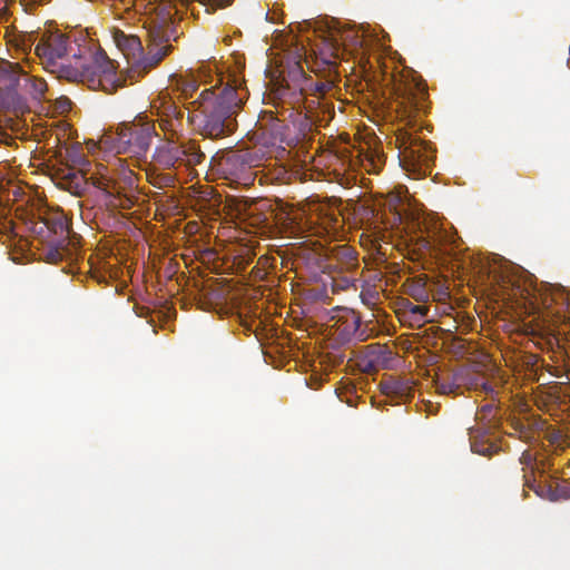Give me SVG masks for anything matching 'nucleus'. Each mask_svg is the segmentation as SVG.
Returning <instances> with one entry per match:
<instances>
[{
  "instance_id": "f257e3e1",
  "label": "nucleus",
  "mask_w": 570,
  "mask_h": 570,
  "mask_svg": "<svg viewBox=\"0 0 570 570\" xmlns=\"http://www.w3.org/2000/svg\"><path fill=\"white\" fill-rule=\"evenodd\" d=\"M350 32L334 30L318 31L311 21L291 22L287 24V105L295 114H291V126L287 124V163L294 159L305 163L308 154V135L312 129V111L315 108L316 94L325 91L327 85L315 81L307 76L303 63L308 62V48L315 58V63L328 68L335 67L344 48L342 41H347Z\"/></svg>"
},
{
  "instance_id": "f03ea898",
  "label": "nucleus",
  "mask_w": 570,
  "mask_h": 570,
  "mask_svg": "<svg viewBox=\"0 0 570 570\" xmlns=\"http://www.w3.org/2000/svg\"><path fill=\"white\" fill-rule=\"evenodd\" d=\"M379 67L382 82L391 88L395 110L405 122L395 134L400 165L414 178L425 177L431 174L435 159L431 142L417 135L422 130L421 118L430 108L428 86L412 68H400L392 61H384Z\"/></svg>"
},
{
  "instance_id": "7ed1b4c3",
  "label": "nucleus",
  "mask_w": 570,
  "mask_h": 570,
  "mask_svg": "<svg viewBox=\"0 0 570 570\" xmlns=\"http://www.w3.org/2000/svg\"><path fill=\"white\" fill-rule=\"evenodd\" d=\"M312 224L305 206H294L287 202V239L306 238L301 243H287V264L291 261V271L296 276L299 269H306L309 276H316L320 272L352 271L358 266L357 253L352 246L343 244L325 248L308 239L307 233L312 229Z\"/></svg>"
},
{
  "instance_id": "20e7f679",
  "label": "nucleus",
  "mask_w": 570,
  "mask_h": 570,
  "mask_svg": "<svg viewBox=\"0 0 570 570\" xmlns=\"http://www.w3.org/2000/svg\"><path fill=\"white\" fill-rule=\"evenodd\" d=\"M248 97L244 80L229 77L224 87L204 89L193 101L187 120L197 131L210 139L229 136L236 130V116Z\"/></svg>"
},
{
  "instance_id": "39448f33",
  "label": "nucleus",
  "mask_w": 570,
  "mask_h": 570,
  "mask_svg": "<svg viewBox=\"0 0 570 570\" xmlns=\"http://www.w3.org/2000/svg\"><path fill=\"white\" fill-rule=\"evenodd\" d=\"M283 89L277 88L268 95L272 109H265L261 112L258 125L259 135L257 145L262 156L273 160L278 168L275 178L282 180L285 175V125L281 118L283 115Z\"/></svg>"
},
{
  "instance_id": "423d86ee",
  "label": "nucleus",
  "mask_w": 570,
  "mask_h": 570,
  "mask_svg": "<svg viewBox=\"0 0 570 570\" xmlns=\"http://www.w3.org/2000/svg\"><path fill=\"white\" fill-rule=\"evenodd\" d=\"M50 68L59 79L86 83L91 89L109 90V87H115L116 68L105 52H96L88 59L78 58L73 63L58 62Z\"/></svg>"
},
{
  "instance_id": "0eeeda50",
  "label": "nucleus",
  "mask_w": 570,
  "mask_h": 570,
  "mask_svg": "<svg viewBox=\"0 0 570 570\" xmlns=\"http://www.w3.org/2000/svg\"><path fill=\"white\" fill-rule=\"evenodd\" d=\"M567 332H570V312L561 313L560 311H557L552 320V327L531 332L534 344L551 353L552 364H547L546 370L551 375L563 380L562 383L570 381V347L560 338V335H566Z\"/></svg>"
},
{
  "instance_id": "6e6552de",
  "label": "nucleus",
  "mask_w": 570,
  "mask_h": 570,
  "mask_svg": "<svg viewBox=\"0 0 570 570\" xmlns=\"http://www.w3.org/2000/svg\"><path fill=\"white\" fill-rule=\"evenodd\" d=\"M156 135L153 121L138 118L132 122L119 124L115 131L105 132L99 142L106 150L116 154L131 153L141 156L148 151Z\"/></svg>"
},
{
  "instance_id": "1a4fd4ad",
  "label": "nucleus",
  "mask_w": 570,
  "mask_h": 570,
  "mask_svg": "<svg viewBox=\"0 0 570 570\" xmlns=\"http://www.w3.org/2000/svg\"><path fill=\"white\" fill-rule=\"evenodd\" d=\"M210 164L220 177L247 187L255 180L254 168L259 165V158L249 148L238 147L218 151Z\"/></svg>"
},
{
  "instance_id": "9d476101",
  "label": "nucleus",
  "mask_w": 570,
  "mask_h": 570,
  "mask_svg": "<svg viewBox=\"0 0 570 570\" xmlns=\"http://www.w3.org/2000/svg\"><path fill=\"white\" fill-rule=\"evenodd\" d=\"M50 239L43 255L49 263L71 261L76 256L77 244L71 237L70 224L62 210L45 214Z\"/></svg>"
},
{
  "instance_id": "9b49d317",
  "label": "nucleus",
  "mask_w": 570,
  "mask_h": 570,
  "mask_svg": "<svg viewBox=\"0 0 570 570\" xmlns=\"http://www.w3.org/2000/svg\"><path fill=\"white\" fill-rule=\"evenodd\" d=\"M175 26L170 18L155 19L148 27L147 52L141 57L138 67L148 72L157 67L173 50L170 40H176Z\"/></svg>"
},
{
  "instance_id": "f8f14e48",
  "label": "nucleus",
  "mask_w": 570,
  "mask_h": 570,
  "mask_svg": "<svg viewBox=\"0 0 570 570\" xmlns=\"http://www.w3.org/2000/svg\"><path fill=\"white\" fill-rule=\"evenodd\" d=\"M480 421L489 423L488 428L470 429L471 451L484 456H492L500 452L498 438L490 432L492 423L499 417V403L497 399H490V402L483 404L476 414Z\"/></svg>"
},
{
  "instance_id": "ddd939ff",
  "label": "nucleus",
  "mask_w": 570,
  "mask_h": 570,
  "mask_svg": "<svg viewBox=\"0 0 570 570\" xmlns=\"http://www.w3.org/2000/svg\"><path fill=\"white\" fill-rule=\"evenodd\" d=\"M289 282L293 302H291L289 311H287V326H299L297 323L298 315H305L311 311V304L316 302L327 303L330 298L325 284L305 285L295 283L287 276Z\"/></svg>"
},
{
  "instance_id": "4468645a",
  "label": "nucleus",
  "mask_w": 570,
  "mask_h": 570,
  "mask_svg": "<svg viewBox=\"0 0 570 570\" xmlns=\"http://www.w3.org/2000/svg\"><path fill=\"white\" fill-rule=\"evenodd\" d=\"M0 83L10 89H24L36 100L43 99L47 91L45 79L30 76L18 63L8 61L0 65Z\"/></svg>"
},
{
  "instance_id": "2eb2a0df",
  "label": "nucleus",
  "mask_w": 570,
  "mask_h": 570,
  "mask_svg": "<svg viewBox=\"0 0 570 570\" xmlns=\"http://www.w3.org/2000/svg\"><path fill=\"white\" fill-rule=\"evenodd\" d=\"M68 45V37L61 33H51L37 43L35 51L47 67H56L58 60L67 55Z\"/></svg>"
},
{
  "instance_id": "dca6fc26",
  "label": "nucleus",
  "mask_w": 570,
  "mask_h": 570,
  "mask_svg": "<svg viewBox=\"0 0 570 570\" xmlns=\"http://www.w3.org/2000/svg\"><path fill=\"white\" fill-rule=\"evenodd\" d=\"M184 110L170 98H164L158 107V122L165 134L173 136L183 130Z\"/></svg>"
},
{
  "instance_id": "f3484780",
  "label": "nucleus",
  "mask_w": 570,
  "mask_h": 570,
  "mask_svg": "<svg viewBox=\"0 0 570 570\" xmlns=\"http://www.w3.org/2000/svg\"><path fill=\"white\" fill-rule=\"evenodd\" d=\"M183 156V148L174 140L167 139L155 148L153 161L157 168L171 170L181 166Z\"/></svg>"
},
{
  "instance_id": "a211bd4d",
  "label": "nucleus",
  "mask_w": 570,
  "mask_h": 570,
  "mask_svg": "<svg viewBox=\"0 0 570 570\" xmlns=\"http://www.w3.org/2000/svg\"><path fill=\"white\" fill-rule=\"evenodd\" d=\"M444 234L435 223L423 220L419 223V230L411 236V242L422 252H433L443 242Z\"/></svg>"
},
{
  "instance_id": "6ab92c4d",
  "label": "nucleus",
  "mask_w": 570,
  "mask_h": 570,
  "mask_svg": "<svg viewBox=\"0 0 570 570\" xmlns=\"http://www.w3.org/2000/svg\"><path fill=\"white\" fill-rule=\"evenodd\" d=\"M56 185L71 195L81 197L89 189L88 178L79 170L68 169L62 171L58 177Z\"/></svg>"
},
{
  "instance_id": "aec40b11",
  "label": "nucleus",
  "mask_w": 570,
  "mask_h": 570,
  "mask_svg": "<svg viewBox=\"0 0 570 570\" xmlns=\"http://www.w3.org/2000/svg\"><path fill=\"white\" fill-rule=\"evenodd\" d=\"M92 185L99 190L104 191L108 202L114 206L129 208L132 200L127 195L121 194L118 184L107 177L92 178Z\"/></svg>"
},
{
  "instance_id": "412c9836",
  "label": "nucleus",
  "mask_w": 570,
  "mask_h": 570,
  "mask_svg": "<svg viewBox=\"0 0 570 570\" xmlns=\"http://www.w3.org/2000/svg\"><path fill=\"white\" fill-rule=\"evenodd\" d=\"M397 314L401 322L409 323L411 327H421L428 321L429 307L403 299Z\"/></svg>"
},
{
  "instance_id": "4be33fe9",
  "label": "nucleus",
  "mask_w": 570,
  "mask_h": 570,
  "mask_svg": "<svg viewBox=\"0 0 570 570\" xmlns=\"http://www.w3.org/2000/svg\"><path fill=\"white\" fill-rule=\"evenodd\" d=\"M525 488L532 490L538 497L550 501L570 498V490L567 487L559 484L553 487L552 484L537 481V479L531 480L528 474H525Z\"/></svg>"
},
{
  "instance_id": "5701e85b",
  "label": "nucleus",
  "mask_w": 570,
  "mask_h": 570,
  "mask_svg": "<svg viewBox=\"0 0 570 570\" xmlns=\"http://www.w3.org/2000/svg\"><path fill=\"white\" fill-rule=\"evenodd\" d=\"M433 386L440 395H462L459 370L436 374L432 380Z\"/></svg>"
},
{
  "instance_id": "b1692460",
  "label": "nucleus",
  "mask_w": 570,
  "mask_h": 570,
  "mask_svg": "<svg viewBox=\"0 0 570 570\" xmlns=\"http://www.w3.org/2000/svg\"><path fill=\"white\" fill-rule=\"evenodd\" d=\"M381 392L389 397L397 400H409L413 396V385L410 380L400 377H390L380 383Z\"/></svg>"
},
{
  "instance_id": "393cba45",
  "label": "nucleus",
  "mask_w": 570,
  "mask_h": 570,
  "mask_svg": "<svg viewBox=\"0 0 570 570\" xmlns=\"http://www.w3.org/2000/svg\"><path fill=\"white\" fill-rule=\"evenodd\" d=\"M406 293L416 302L426 303L431 297V289L428 285V276L424 274L409 278L405 284Z\"/></svg>"
},
{
  "instance_id": "a878e982",
  "label": "nucleus",
  "mask_w": 570,
  "mask_h": 570,
  "mask_svg": "<svg viewBox=\"0 0 570 570\" xmlns=\"http://www.w3.org/2000/svg\"><path fill=\"white\" fill-rule=\"evenodd\" d=\"M392 357L393 353L386 345L371 344L367 346V367H386Z\"/></svg>"
},
{
  "instance_id": "bb28decb",
  "label": "nucleus",
  "mask_w": 570,
  "mask_h": 570,
  "mask_svg": "<svg viewBox=\"0 0 570 570\" xmlns=\"http://www.w3.org/2000/svg\"><path fill=\"white\" fill-rule=\"evenodd\" d=\"M179 147L184 150V156L181 158V165L187 167L196 166L204 161L205 154L202 151L199 145H197L194 140H188L181 142Z\"/></svg>"
},
{
  "instance_id": "cd10ccee",
  "label": "nucleus",
  "mask_w": 570,
  "mask_h": 570,
  "mask_svg": "<svg viewBox=\"0 0 570 570\" xmlns=\"http://www.w3.org/2000/svg\"><path fill=\"white\" fill-rule=\"evenodd\" d=\"M458 370L463 392L465 390L479 391V383L483 373L478 371L473 366H462L459 367Z\"/></svg>"
},
{
  "instance_id": "c85d7f7f",
  "label": "nucleus",
  "mask_w": 570,
  "mask_h": 570,
  "mask_svg": "<svg viewBox=\"0 0 570 570\" xmlns=\"http://www.w3.org/2000/svg\"><path fill=\"white\" fill-rule=\"evenodd\" d=\"M264 358L267 364L274 368H283L285 366V357L283 354L282 345L278 343L269 344L264 351Z\"/></svg>"
},
{
  "instance_id": "c756f323",
  "label": "nucleus",
  "mask_w": 570,
  "mask_h": 570,
  "mask_svg": "<svg viewBox=\"0 0 570 570\" xmlns=\"http://www.w3.org/2000/svg\"><path fill=\"white\" fill-rule=\"evenodd\" d=\"M519 462L523 466V485L525 487V474H528L531 480L535 479V471L539 469L538 463L530 451H523Z\"/></svg>"
},
{
  "instance_id": "7c9ffc66",
  "label": "nucleus",
  "mask_w": 570,
  "mask_h": 570,
  "mask_svg": "<svg viewBox=\"0 0 570 570\" xmlns=\"http://www.w3.org/2000/svg\"><path fill=\"white\" fill-rule=\"evenodd\" d=\"M149 183L157 188L174 186L176 177L171 173H158L156 169L148 173Z\"/></svg>"
},
{
  "instance_id": "2f4dec72",
  "label": "nucleus",
  "mask_w": 570,
  "mask_h": 570,
  "mask_svg": "<svg viewBox=\"0 0 570 570\" xmlns=\"http://www.w3.org/2000/svg\"><path fill=\"white\" fill-rule=\"evenodd\" d=\"M115 41L121 50H136L141 48V43L138 37L127 36L122 31L115 32Z\"/></svg>"
},
{
  "instance_id": "473e14b6",
  "label": "nucleus",
  "mask_w": 570,
  "mask_h": 570,
  "mask_svg": "<svg viewBox=\"0 0 570 570\" xmlns=\"http://www.w3.org/2000/svg\"><path fill=\"white\" fill-rule=\"evenodd\" d=\"M30 224V230L41 237L43 239V242L46 243V247H48V240L50 239V235H49V230H48V224H47V220H46V216H40L38 217L37 219H31L29 222Z\"/></svg>"
},
{
  "instance_id": "72a5a7b5",
  "label": "nucleus",
  "mask_w": 570,
  "mask_h": 570,
  "mask_svg": "<svg viewBox=\"0 0 570 570\" xmlns=\"http://www.w3.org/2000/svg\"><path fill=\"white\" fill-rule=\"evenodd\" d=\"M370 324H366L365 327H361V320L356 316L352 317V326L353 331L351 335L360 342L366 341L374 335V327H368Z\"/></svg>"
},
{
  "instance_id": "f704fd0d",
  "label": "nucleus",
  "mask_w": 570,
  "mask_h": 570,
  "mask_svg": "<svg viewBox=\"0 0 570 570\" xmlns=\"http://www.w3.org/2000/svg\"><path fill=\"white\" fill-rule=\"evenodd\" d=\"M332 293H338L341 291H346L351 287H355V278L343 276L340 278H332L331 282Z\"/></svg>"
},
{
  "instance_id": "c9c22d12",
  "label": "nucleus",
  "mask_w": 570,
  "mask_h": 570,
  "mask_svg": "<svg viewBox=\"0 0 570 570\" xmlns=\"http://www.w3.org/2000/svg\"><path fill=\"white\" fill-rule=\"evenodd\" d=\"M178 89L181 92V96L187 99L193 96V94L198 89V83L193 79H180L177 82Z\"/></svg>"
},
{
  "instance_id": "e433bc0d",
  "label": "nucleus",
  "mask_w": 570,
  "mask_h": 570,
  "mask_svg": "<svg viewBox=\"0 0 570 570\" xmlns=\"http://www.w3.org/2000/svg\"><path fill=\"white\" fill-rule=\"evenodd\" d=\"M479 391L484 393L490 399H497V395L499 393L498 385H493L492 383H490L484 373L479 383Z\"/></svg>"
},
{
  "instance_id": "4c0bfd02",
  "label": "nucleus",
  "mask_w": 570,
  "mask_h": 570,
  "mask_svg": "<svg viewBox=\"0 0 570 570\" xmlns=\"http://www.w3.org/2000/svg\"><path fill=\"white\" fill-rule=\"evenodd\" d=\"M0 235L6 236L7 239H11L16 236L14 224L11 219L6 217L0 219Z\"/></svg>"
},
{
  "instance_id": "58836bf2",
  "label": "nucleus",
  "mask_w": 570,
  "mask_h": 570,
  "mask_svg": "<svg viewBox=\"0 0 570 570\" xmlns=\"http://www.w3.org/2000/svg\"><path fill=\"white\" fill-rule=\"evenodd\" d=\"M206 7H210L213 10L217 8H225L233 3L234 0H198Z\"/></svg>"
},
{
  "instance_id": "ea45409f",
  "label": "nucleus",
  "mask_w": 570,
  "mask_h": 570,
  "mask_svg": "<svg viewBox=\"0 0 570 570\" xmlns=\"http://www.w3.org/2000/svg\"><path fill=\"white\" fill-rule=\"evenodd\" d=\"M236 210L238 213V216L244 220L250 218V216L253 215L252 205H248L246 202L239 203L236 207Z\"/></svg>"
},
{
  "instance_id": "a19ab883",
  "label": "nucleus",
  "mask_w": 570,
  "mask_h": 570,
  "mask_svg": "<svg viewBox=\"0 0 570 570\" xmlns=\"http://www.w3.org/2000/svg\"><path fill=\"white\" fill-rule=\"evenodd\" d=\"M291 341L292 338L289 337V334L287 333V361H286V364H287V373L292 371V368H295L297 367L298 365V362L296 358H292V346H291Z\"/></svg>"
},
{
  "instance_id": "79ce46f5",
  "label": "nucleus",
  "mask_w": 570,
  "mask_h": 570,
  "mask_svg": "<svg viewBox=\"0 0 570 570\" xmlns=\"http://www.w3.org/2000/svg\"><path fill=\"white\" fill-rule=\"evenodd\" d=\"M515 430L519 432L520 439H522L525 442H529L531 436V431L529 428H527L523 423H517Z\"/></svg>"
},
{
  "instance_id": "37998d69",
  "label": "nucleus",
  "mask_w": 570,
  "mask_h": 570,
  "mask_svg": "<svg viewBox=\"0 0 570 570\" xmlns=\"http://www.w3.org/2000/svg\"><path fill=\"white\" fill-rule=\"evenodd\" d=\"M283 13L282 11L279 13L276 12V10H269L266 14L267 19H269L272 22L278 21L279 18H282Z\"/></svg>"
},
{
  "instance_id": "c03bdc74",
  "label": "nucleus",
  "mask_w": 570,
  "mask_h": 570,
  "mask_svg": "<svg viewBox=\"0 0 570 570\" xmlns=\"http://www.w3.org/2000/svg\"><path fill=\"white\" fill-rule=\"evenodd\" d=\"M274 35H275V39H274L273 46L277 47L278 42H279V45H282L283 33H282V31L274 30Z\"/></svg>"
},
{
  "instance_id": "a18cd8bd",
  "label": "nucleus",
  "mask_w": 570,
  "mask_h": 570,
  "mask_svg": "<svg viewBox=\"0 0 570 570\" xmlns=\"http://www.w3.org/2000/svg\"><path fill=\"white\" fill-rule=\"evenodd\" d=\"M353 43L355 47H362L363 40L358 36L353 37Z\"/></svg>"
},
{
  "instance_id": "49530a36",
  "label": "nucleus",
  "mask_w": 570,
  "mask_h": 570,
  "mask_svg": "<svg viewBox=\"0 0 570 570\" xmlns=\"http://www.w3.org/2000/svg\"><path fill=\"white\" fill-rule=\"evenodd\" d=\"M70 106H71V101L68 98L61 99V107H63V109L70 108Z\"/></svg>"
},
{
  "instance_id": "de8ad7c7",
  "label": "nucleus",
  "mask_w": 570,
  "mask_h": 570,
  "mask_svg": "<svg viewBox=\"0 0 570 570\" xmlns=\"http://www.w3.org/2000/svg\"><path fill=\"white\" fill-rule=\"evenodd\" d=\"M275 220H276V225H278L279 227H283L284 223H283L282 218H278L276 215Z\"/></svg>"
},
{
  "instance_id": "09e8293b",
  "label": "nucleus",
  "mask_w": 570,
  "mask_h": 570,
  "mask_svg": "<svg viewBox=\"0 0 570 570\" xmlns=\"http://www.w3.org/2000/svg\"><path fill=\"white\" fill-rule=\"evenodd\" d=\"M281 258V265L283 266L285 264V255H279Z\"/></svg>"
},
{
  "instance_id": "8fccbe9b",
  "label": "nucleus",
  "mask_w": 570,
  "mask_h": 570,
  "mask_svg": "<svg viewBox=\"0 0 570 570\" xmlns=\"http://www.w3.org/2000/svg\"><path fill=\"white\" fill-rule=\"evenodd\" d=\"M559 438H560V435H559V434H553V436H552V441H553V442H556V441H558V439H559Z\"/></svg>"
},
{
  "instance_id": "3c124183",
  "label": "nucleus",
  "mask_w": 570,
  "mask_h": 570,
  "mask_svg": "<svg viewBox=\"0 0 570 570\" xmlns=\"http://www.w3.org/2000/svg\"><path fill=\"white\" fill-rule=\"evenodd\" d=\"M286 174H287V181H288L291 178L292 171L287 168Z\"/></svg>"
},
{
  "instance_id": "603ef678",
  "label": "nucleus",
  "mask_w": 570,
  "mask_h": 570,
  "mask_svg": "<svg viewBox=\"0 0 570 570\" xmlns=\"http://www.w3.org/2000/svg\"><path fill=\"white\" fill-rule=\"evenodd\" d=\"M567 306L570 307V296H567Z\"/></svg>"
}]
</instances>
